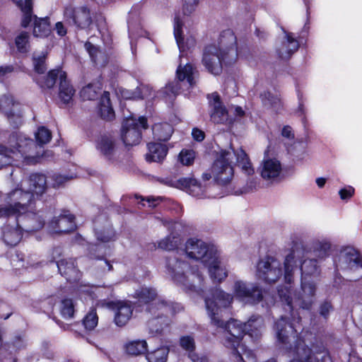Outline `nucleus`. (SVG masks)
<instances>
[{
  "label": "nucleus",
  "mask_w": 362,
  "mask_h": 362,
  "mask_svg": "<svg viewBox=\"0 0 362 362\" xmlns=\"http://www.w3.org/2000/svg\"><path fill=\"white\" fill-rule=\"evenodd\" d=\"M232 295L225 291L216 289L211 296L205 298V306L211 323L223 329V344L233 350V355L237 358V362H250L253 361V353L247 349L243 344H240L245 334L250 337L257 336L258 332L263 327V320L261 317H255L250 319L246 323L231 320L225 323L218 317L222 308H228L233 302Z\"/></svg>",
  "instance_id": "f257e3e1"
},
{
  "label": "nucleus",
  "mask_w": 362,
  "mask_h": 362,
  "mask_svg": "<svg viewBox=\"0 0 362 362\" xmlns=\"http://www.w3.org/2000/svg\"><path fill=\"white\" fill-rule=\"evenodd\" d=\"M275 329L278 340L282 344L283 348L296 359L290 362H318L312 349L305 344L303 340L298 336L301 329L300 325H296L289 322L286 317H281L275 324ZM267 362H276L272 359Z\"/></svg>",
  "instance_id": "f03ea898"
},
{
  "label": "nucleus",
  "mask_w": 362,
  "mask_h": 362,
  "mask_svg": "<svg viewBox=\"0 0 362 362\" xmlns=\"http://www.w3.org/2000/svg\"><path fill=\"white\" fill-rule=\"evenodd\" d=\"M233 164L240 167L245 175L254 173V168L245 151L241 148L234 149L230 147L220 151L212 166L211 173L214 180L221 185L228 183L233 176Z\"/></svg>",
  "instance_id": "7ed1b4c3"
},
{
  "label": "nucleus",
  "mask_w": 362,
  "mask_h": 362,
  "mask_svg": "<svg viewBox=\"0 0 362 362\" xmlns=\"http://www.w3.org/2000/svg\"><path fill=\"white\" fill-rule=\"evenodd\" d=\"M185 255L176 251L166 257L168 274L178 284L189 290L194 289L203 281L202 274L194 267H189L184 260Z\"/></svg>",
  "instance_id": "20e7f679"
},
{
  "label": "nucleus",
  "mask_w": 362,
  "mask_h": 362,
  "mask_svg": "<svg viewBox=\"0 0 362 362\" xmlns=\"http://www.w3.org/2000/svg\"><path fill=\"white\" fill-rule=\"evenodd\" d=\"M312 255L303 247H296L285 257L284 262V278L287 284H291L294 279V273L300 265L301 280L307 276L317 275L318 267L317 259L311 258Z\"/></svg>",
  "instance_id": "39448f33"
},
{
  "label": "nucleus",
  "mask_w": 362,
  "mask_h": 362,
  "mask_svg": "<svg viewBox=\"0 0 362 362\" xmlns=\"http://www.w3.org/2000/svg\"><path fill=\"white\" fill-rule=\"evenodd\" d=\"M316 286L314 282L309 280H301V292L294 295L291 286L280 287L278 289L279 296L282 302H285L289 310H293L294 306H298L303 309L309 310L315 302Z\"/></svg>",
  "instance_id": "423d86ee"
},
{
  "label": "nucleus",
  "mask_w": 362,
  "mask_h": 362,
  "mask_svg": "<svg viewBox=\"0 0 362 362\" xmlns=\"http://www.w3.org/2000/svg\"><path fill=\"white\" fill-rule=\"evenodd\" d=\"M33 194L23 188H16L8 193L4 203L0 205V218L18 216L32 209Z\"/></svg>",
  "instance_id": "0eeeda50"
},
{
  "label": "nucleus",
  "mask_w": 362,
  "mask_h": 362,
  "mask_svg": "<svg viewBox=\"0 0 362 362\" xmlns=\"http://www.w3.org/2000/svg\"><path fill=\"white\" fill-rule=\"evenodd\" d=\"M148 312L154 317L148 321V328L151 334H160L169 325L168 315H173V305L163 299L158 298L148 307Z\"/></svg>",
  "instance_id": "6e6552de"
},
{
  "label": "nucleus",
  "mask_w": 362,
  "mask_h": 362,
  "mask_svg": "<svg viewBox=\"0 0 362 362\" xmlns=\"http://www.w3.org/2000/svg\"><path fill=\"white\" fill-rule=\"evenodd\" d=\"M255 275L266 283H276L283 275L281 263L275 257H265L258 261Z\"/></svg>",
  "instance_id": "1a4fd4ad"
},
{
  "label": "nucleus",
  "mask_w": 362,
  "mask_h": 362,
  "mask_svg": "<svg viewBox=\"0 0 362 362\" xmlns=\"http://www.w3.org/2000/svg\"><path fill=\"white\" fill-rule=\"evenodd\" d=\"M185 251L187 257L200 260L204 265L209 261L214 262V257L218 253L214 245H209L196 238H190L186 242Z\"/></svg>",
  "instance_id": "9d476101"
},
{
  "label": "nucleus",
  "mask_w": 362,
  "mask_h": 362,
  "mask_svg": "<svg viewBox=\"0 0 362 362\" xmlns=\"http://www.w3.org/2000/svg\"><path fill=\"white\" fill-rule=\"evenodd\" d=\"M147 120L141 117L137 120L134 117L124 119L122 123L121 136L124 144L127 146L136 145L141 139V129H147Z\"/></svg>",
  "instance_id": "9b49d317"
},
{
  "label": "nucleus",
  "mask_w": 362,
  "mask_h": 362,
  "mask_svg": "<svg viewBox=\"0 0 362 362\" xmlns=\"http://www.w3.org/2000/svg\"><path fill=\"white\" fill-rule=\"evenodd\" d=\"M23 143L24 141L20 138L18 139L16 146L13 148H8L0 144L1 167L11 165L14 159L20 157L19 155L21 157L25 156V158H27L25 155L29 153L28 148L30 149L31 146H34L35 144L32 140L26 139H25V144Z\"/></svg>",
  "instance_id": "f8f14e48"
},
{
  "label": "nucleus",
  "mask_w": 362,
  "mask_h": 362,
  "mask_svg": "<svg viewBox=\"0 0 362 362\" xmlns=\"http://www.w3.org/2000/svg\"><path fill=\"white\" fill-rule=\"evenodd\" d=\"M66 22L80 29H86L92 23L90 9L85 6L74 7L66 6L64 12Z\"/></svg>",
  "instance_id": "ddd939ff"
},
{
  "label": "nucleus",
  "mask_w": 362,
  "mask_h": 362,
  "mask_svg": "<svg viewBox=\"0 0 362 362\" xmlns=\"http://www.w3.org/2000/svg\"><path fill=\"white\" fill-rule=\"evenodd\" d=\"M218 52H219L224 58L227 59L228 63L235 61L238 56L237 52V38L231 30H226L221 33L218 38Z\"/></svg>",
  "instance_id": "4468645a"
},
{
  "label": "nucleus",
  "mask_w": 362,
  "mask_h": 362,
  "mask_svg": "<svg viewBox=\"0 0 362 362\" xmlns=\"http://www.w3.org/2000/svg\"><path fill=\"white\" fill-rule=\"evenodd\" d=\"M235 296L251 303L260 302L263 298L262 289L257 284H247L243 281H236L233 286Z\"/></svg>",
  "instance_id": "2eb2a0df"
},
{
  "label": "nucleus",
  "mask_w": 362,
  "mask_h": 362,
  "mask_svg": "<svg viewBox=\"0 0 362 362\" xmlns=\"http://www.w3.org/2000/svg\"><path fill=\"white\" fill-rule=\"evenodd\" d=\"M160 182L168 187L186 190L187 192L194 197H202L204 193V187L194 179L166 177L160 179Z\"/></svg>",
  "instance_id": "dca6fc26"
},
{
  "label": "nucleus",
  "mask_w": 362,
  "mask_h": 362,
  "mask_svg": "<svg viewBox=\"0 0 362 362\" xmlns=\"http://www.w3.org/2000/svg\"><path fill=\"white\" fill-rule=\"evenodd\" d=\"M223 57L218 52L216 45H210L205 47L202 63L209 73L218 75L222 71V62H227Z\"/></svg>",
  "instance_id": "f3484780"
},
{
  "label": "nucleus",
  "mask_w": 362,
  "mask_h": 362,
  "mask_svg": "<svg viewBox=\"0 0 362 362\" xmlns=\"http://www.w3.org/2000/svg\"><path fill=\"white\" fill-rule=\"evenodd\" d=\"M0 111L6 116L10 124L14 128L22 124V115L18 103L11 95H3L0 98Z\"/></svg>",
  "instance_id": "a211bd4d"
},
{
  "label": "nucleus",
  "mask_w": 362,
  "mask_h": 362,
  "mask_svg": "<svg viewBox=\"0 0 362 362\" xmlns=\"http://www.w3.org/2000/svg\"><path fill=\"white\" fill-rule=\"evenodd\" d=\"M208 98L209 100V105L211 107L210 117L211 120L214 123L230 124L235 120V118L229 115L217 93H211L209 95Z\"/></svg>",
  "instance_id": "6ab92c4d"
},
{
  "label": "nucleus",
  "mask_w": 362,
  "mask_h": 362,
  "mask_svg": "<svg viewBox=\"0 0 362 362\" xmlns=\"http://www.w3.org/2000/svg\"><path fill=\"white\" fill-rule=\"evenodd\" d=\"M30 210L28 209L25 213L16 216L18 227L27 232L38 230L44 226L45 223L41 216Z\"/></svg>",
  "instance_id": "aec40b11"
},
{
  "label": "nucleus",
  "mask_w": 362,
  "mask_h": 362,
  "mask_svg": "<svg viewBox=\"0 0 362 362\" xmlns=\"http://www.w3.org/2000/svg\"><path fill=\"white\" fill-rule=\"evenodd\" d=\"M259 173L261 177L267 181H276L280 178L282 173L281 163L274 158H265L259 167Z\"/></svg>",
  "instance_id": "412c9836"
},
{
  "label": "nucleus",
  "mask_w": 362,
  "mask_h": 362,
  "mask_svg": "<svg viewBox=\"0 0 362 362\" xmlns=\"http://www.w3.org/2000/svg\"><path fill=\"white\" fill-rule=\"evenodd\" d=\"M49 228L53 233H63L72 231L76 228L74 216L69 214L54 217L49 223Z\"/></svg>",
  "instance_id": "4be33fe9"
},
{
  "label": "nucleus",
  "mask_w": 362,
  "mask_h": 362,
  "mask_svg": "<svg viewBox=\"0 0 362 362\" xmlns=\"http://www.w3.org/2000/svg\"><path fill=\"white\" fill-rule=\"evenodd\" d=\"M58 270L67 281H76L79 279L81 274L72 258H63L58 261Z\"/></svg>",
  "instance_id": "5701e85b"
},
{
  "label": "nucleus",
  "mask_w": 362,
  "mask_h": 362,
  "mask_svg": "<svg viewBox=\"0 0 362 362\" xmlns=\"http://www.w3.org/2000/svg\"><path fill=\"white\" fill-rule=\"evenodd\" d=\"M113 310L115 312V322L119 327L125 325L131 318L133 313L132 305L124 301L115 303Z\"/></svg>",
  "instance_id": "b1692460"
},
{
  "label": "nucleus",
  "mask_w": 362,
  "mask_h": 362,
  "mask_svg": "<svg viewBox=\"0 0 362 362\" xmlns=\"http://www.w3.org/2000/svg\"><path fill=\"white\" fill-rule=\"evenodd\" d=\"M96 148L103 156L110 160L116 154L117 146L112 136L104 135L97 141Z\"/></svg>",
  "instance_id": "393cba45"
},
{
  "label": "nucleus",
  "mask_w": 362,
  "mask_h": 362,
  "mask_svg": "<svg viewBox=\"0 0 362 362\" xmlns=\"http://www.w3.org/2000/svg\"><path fill=\"white\" fill-rule=\"evenodd\" d=\"M196 74L197 71L189 63L182 65L180 62L176 71V76L178 81L188 87H192L195 85Z\"/></svg>",
  "instance_id": "a878e982"
},
{
  "label": "nucleus",
  "mask_w": 362,
  "mask_h": 362,
  "mask_svg": "<svg viewBox=\"0 0 362 362\" xmlns=\"http://www.w3.org/2000/svg\"><path fill=\"white\" fill-rule=\"evenodd\" d=\"M66 73L62 69H53L46 76H40L36 79L37 83L42 89H50L54 87L57 81L59 83L66 78Z\"/></svg>",
  "instance_id": "bb28decb"
},
{
  "label": "nucleus",
  "mask_w": 362,
  "mask_h": 362,
  "mask_svg": "<svg viewBox=\"0 0 362 362\" xmlns=\"http://www.w3.org/2000/svg\"><path fill=\"white\" fill-rule=\"evenodd\" d=\"M299 47L298 42L295 39L293 34L286 33L285 40L282 42L277 52L281 59H287L291 54L296 52Z\"/></svg>",
  "instance_id": "cd10ccee"
},
{
  "label": "nucleus",
  "mask_w": 362,
  "mask_h": 362,
  "mask_svg": "<svg viewBox=\"0 0 362 362\" xmlns=\"http://www.w3.org/2000/svg\"><path fill=\"white\" fill-rule=\"evenodd\" d=\"M331 243L326 239L316 240L312 243L308 253L320 260L329 255Z\"/></svg>",
  "instance_id": "c85d7f7f"
},
{
  "label": "nucleus",
  "mask_w": 362,
  "mask_h": 362,
  "mask_svg": "<svg viewBox=\"0 0 362 362\" xmlns=\"http://www.w3.org/2000/svg\"><path fill=\"white\" fill-rule=\"evenodd\" d=\"M25 182L28 185L27 191L30 192L33 194L34 193L41 194L47 187L46 177L43 174H32Z\"/></svg>",
  "instance_id": "c756f323"
},
{
  "label": "nucleus",
  "mask_w": 362,
  "mask_h": 362,
  "mask_svg": "<svg viewBox=\"0 0 362 362\" xmlns=\"http://www.w3.org/2000/svg\"><path fill=\"white\" fill-rule=\"evenodd\" d=\"M214 259V261H209L204 266L208 267L211 279L220 282L227 276L228 273L219 259L218 253L215 255Z\"/></svg>",
  "instance_id": "7c9ffc66"
},
{
  "label": "nucleus",
  "mask_w": 362,
  "mask_h": 362,
  "mask_svg": "<svg viewBox=\"0 0 362 362\" xmlns=\"http://www.w3.org/2000/svg\"><path fill=\"white\" fill-rule=\"evenodd\" d=\"M148 152L146 155L148 162H160L164 159L168 153V148L165 144L160 143H149L148 144Z\"/></svg>",
  "instance_id": "2f4dec72"
},
{
  "label": "nucleus",
  "mask_w": 362,
  "mask_h": 362,
  "mask_svg": "<svg viewBox=\"0 0 362 362\" xmlns=\"http://www.w3.org/2000/svg\"><path fill=\"white\" fill-rule=\"evenodd\" d=\"M21 228L17 225L16 227L6 226L3 228L2 238L4 243L10 246L16 245L22 238Z\"/></svg>",
  "instance_id": "473e14b6"
},
{
  "label": "nucleus",
  "mask_w": 362,
  "mask_h": 362,
  "mask_svg": "<svg viewBox=\"0 0 362 362\" xmlns=\"http://www.w3.org/2000/svg\"><path fill=\"white\" fill-rule=\"evenodd\" d=\"M85 48L96 66L103 67L107 64V55L90 42H86Z\"/></svg>",
  "instance_id": "72a5a7b5"
},
{
  "label": "nucleus",
  "mask_w": 362,
  "mask_h": 362,
  "mask_svg": "<svg viewBox=\"0 0 362 362\" xmlns=\"http://www.w3.org/2000/svg\"><path fill=\"white\" fill-rule=\"evenodd\" d=\"M341 259L347 263L351 269L362 267L360 255L352 247H346L341 251Z\"/></svg>",
  "instance_id": "f704fd0d"
},
{
  "label": "nucleus",
  "mask_w": 362,
  "mask_h": 362,
  "mask_svg": "<svg viewBox=\"0 0 362 362\" xmlns=\"http://www.w3.org/2000/svg\"><path fill=\"white\" fill-rule=\"evenodd\" d=\"M98 113L103 119L107 121H110L115 117V112L110 103V94L108 92H104L100 98Z\"/></svg>",
  "instance_id": "c9c22d12"
},
{
  "label": "nucleus",
  "mask_w": 362,
  "mask_h": 362,
  "mask_svg": "<svg viewBox=\"0 0 362 362\" xmlns=\"http://www.w3.org/2000/svg\"><path fill=\"white\" fill-rule=\"evenodd\" d=\"M182 27V23L180 20L179 17H175L174 23V35L180 52H184L186 48L188 49L190 47L194 46V39L187 40L186 45H185L181 35Z\"/></svg>",
  "instance_id": "e433bc0d"
},
{
  "label": "nucleus",
  "mask_w": 362,
  "mask_h": 362,
  "mask_svg": "<svg viewBox=\"0 0 362 362\" xmlns=\"http://www.w3.org/2000/svg\"><path fill=\"white\" fill-rule=\"evenodd\" d=\"M75 94V89L70 84L66 77L59 83V97L65 104L69 103Z\"/></svg>",
  "instance_id": "4c0bfd02"
},
{
  "label": "nucleus",
  "mask_w": 362,
  "mask_h": 362,
  "mask_svg": "<svg viewBox=\"0 0 362 362\" xmlns=\"http://www.w3.org/2000/svg\"><path fill=\"white\" fill-rule=\"evenodd\" d=\"M134 296L138 298L139 301L142 303H149L157 299L156 290L151 287H141L136 290Z\"/></svg>",
  "instance_id": "58836bf2"
},
{
  "label": "nucleus",
  "mask_w": 362,
  "mask_h": 362,
  "mask_svg": "<svg viewBox=\"0 0 362 362\" xmlns=\"http://www.w3.org/2000/svg\"><path fill=\"white\" fill-rule=\"evenodd\" d=\"M51 33V28L47 18H37L35 16L33 35L36 37H45Z\"/></svg>",
  "instance_id": "ea45409f"
},
{
  "label": "nucleus",
  "mask_w": 362,
  "mask_h": 362,
  "mask_svg": "<svg viewBox=\"0 0 362 362\" xmlns=\"http://www.w3.org/2000/svg\"><path fill=\"white\" fill-rule=\"evenodd\" d=\"M15 1L23 13L21 25L24 28H26L30 23L33 18V0Z\"/></svg>",
  "instance_id": "a19ab883"
},
{
  "label": "nucleus",
  "mask_w": 362,
  "mask_h": 362,
  "mask_svg": "<svg viewBox=\"0 0 362 362\" xmlns=\"http://www.w3.org/2000/svg\"><path fill=\"white\" fill-rule=\"evenodd\" d=\"M173 132V127L168 123L156 124L153 127L154 138L160 141H167Z\"/></svg>",
  "instance_id": "79ce46f5"
},
{
  "label": "nucleus",
  "mask_w": 362,
  "mask_h": 362,
  "mask_svg": "<svg viewBox=\"0 0 362 362\" xmlns=\"http://www.w3.org/2000/svg\"><path fill=\"white\" fill-rule=\"evenodd\" d=\"M126 351L134 356L145 354L147 351V343L145 340H135L128 342L125 346Z\"/></svg>",
  "instance_id": "37998d69"
},
{
  "label": "nucleus",
  "mask_w": 362,
  "mask_h": 362,
  "mask_svg": "<svg viewBox=\"0 0 362 362\" xmlns=\"http://www.w3.org/2000/svg\"><path fill=\"white\" fill-rule=\"evenodd\" d=\"M100 90L101 87L98 84L89 83L81 89L80 96L83 100H93L98 98Z\"/></svg>",
  "instance_id": "c03bdc74"
},
{
  "label": "nucleus",
  "mask_w": 362,
  "mask_h": 362,
  "mask_svg": "<svg viewBox=\"0 0 362 362\" xmlns=\"http://www.w3.org/2000/svg\"><path fill=\"white\" fill-rule=\"evenodd\" d=\"M169 349L165 346H160L147 354V360L148 362H166Z\"/></svg>",
  "instance_id": "a18cd8bd"
},
{
  "label": "nucleus",
  "mask_w": 362,
  "mask_h": 362,
  "mask_svg": "<svg viewBox=\"0 0 362 362\" xmlns=\"http://www.w3.org/2000/svg\"><path fill=\"white\" fill-rule=\"evenodd\" d=\"M30 35L28 33L21 31L15 39V44L20 52L25 53L29 51L30 42H29Z\"/></svg>",
  "instance_id": "49530a36"
},
{
  "label": "nucleus",
  "mask_w": 362,
  "mask_h": 362,
  "mask_svg": "<svg viewBox=\"0 0 362 362\" xmlns=\"http://www.w3.org/2000/svg\"><path fill=\"white\" fill-rule=\"evenodd\" d=\"M180 244V239L175 235H170L158 243V247L165 250H173Z\"/></svg>",
  "instance_id": "de8ad7c7"
},
{
  "label": "nucleus",
  "mask_w": 362,
  "mask_h": 362,
  "mask_svg": "<svg viewBox=\"0 0 362 362\" xmlns=\"http://www.w3.org/2000/svg\"><path fill=\"white\" fill-rule=\"evenodd\" d=\"M260 97L264 106L274 109L280 107V99L276 95L265 91L260 95Z\"/></svg>",
  "instance_id": "09e8293b"
},
{
  "label": "nucleus",
  "mask_w": 362,
  "mask_h": 362,
  "mask_svg": "<svg viewBox=\"0 0 362 362\" xmlns=\"http://www.w3.org/2000/svg\"><path fill=\"white\" fill-rule=\"evenodd\" d=\"M60 312L65 319H70L74 316V306L71 299H64L60 304Z\"/></svg>",
  "instance_id": "8fccbe9b"
},
{
  "label": "nucleus",
  "mask_w": 362,
  "mask_h": 362,
  "mask_svg": "<svg viewBox=\"0 0 362 362\" xmlns=\"http://www.w3.org/2000/svg\"><path fill=\"white\" fill-rule=\"evenodd\" d=\"M153 95V89L149 85L141 84L139 86L136 91L133 93V95L129 98L133 99H144Z\"/></svg>",
  "instance_id": "3c124183"
},
{
  "label": "nucleus",
  "mask_w": 362,
  "mask_h": 362,
  "mask_svg": "<svg viewBox=\"0 0 362 362\" xmlns=\"http://www.w3.org/2000/svg\"><path fill=\"white\" fill-rule=\"evenodd\" d=\"M98 317L95 310L90 311L83 319L86 329L93 330L98 325Z\"/></svg>",
  "instance_id": "603ef678"
},
{
  "label": "nucleus",
  "mask_w": 362,
  "mask_h": 362,
  "mask_svg": "<svg viewBox=\"0 0 362 362\" xmlns=\"http://www.w3.org/2000/svg\"><path fill=\"white\" fill-rule=\"evenodd\" d=\"M35 138L39 144H45L48 143L51 138L52 134L49 129L44 127H40L35 133Z\"/></svg>",
  "instance_id": "864d4df0"
},
{
  "label": "nucleus",
  "mask_w": 362,
  "mask_h": 362,
  "mask_svg": "<svg viewBox=\"0 0 362 362\" xmlns=\"http://www.w3.org/2000/svg\"><path fill=\"white\" fill-rule=\"evenodd\" d=\"M195 153L192 150H182L179 154V160L184 165H190L194 163Z\"/></svg>",
  "instance_id": "5fc2aeb1"
},
{
  "label": "nucleus",
  "mask_w": 362,
  "mask_h": 362,
  "mask_svg": "<svg viewBox=\"0 0 362 362\" xmlns=\"http://www.w3.org/2000/svg\"><path fill=\"white\" fill-rule=\"evenodd\" d=\"M200 3V0H182V12L185 16L194 13Z\"/></svg>",
  "instance_id": "6e6d98bb"
},
{
  "label": "nucleus",
  "mask_w": 362,
  "mask_h": 362,
  "mask_svg": "<svg viewBox=\"0 0 362 362\" xmlns=\"http://www.w3.org/2000/svg\"><path fill=\"white\" fill-rule=\"evenodd\" d=\"M254 174L255 173L250 175H247L248 176V178L247 180L245 185L243 187L242 189V193H248L257 189L259 185V180L257 177L254 176Z\"/></svg>",
  "instance_id": "4d7b16f0"
},
{
  "label": "nucleus",
  "mask_w": 362,
  "mask_h": 362,
  "mask_svg": "<svg viewBox=\"0 0 362 362\" xmlns=\"http://www.w3.org/2000/svg\"><path fill=\"white\" fill-rule=\"evenodd\" d=\"M33 65L36 72L43 74L46 69L45 55L42 54L39 57H33Z\"/></svg>",
  "instance_id": "13d9d810"
},
{
  "label": "nucleus",
  "mask_w": 362,
  "mask_h": 362,
  "mask_svg": "<svg viewBox=\"0 0 362 362\" xmlns=\"http://www.w3.org/2000/svg\"><path fill=\"white\" fill-rule=\"evenodd\" d=\"M180 346L189 353H192L195 347L194 339L189 336L182 337L180 339Z\"/></svg>",
  "instance_id": "bf43d9fd"
},
{
  "label": "nucleus",
  "mask_w": 362,
  "mask_h": 362,
  "mask_svg": "<svg viewBox=\"0 0 362 362\" xmlns=\"http://www.w3.org/2000/svg\"><path fill=\"white\" fill-rule=\"evenodd\" d=\"M332 305L331 302L328 300H325L322 303H321L319 307L320 315L325 319L327 318L330 312H332Z\"/></svg>",
  "instance_id": "052dcab7"
},
{
  "label": "nucleus",
  "mask_w": 362,
  "mask_h": 362,
  "mask_svg": "<svg viewBox=\"0 0 362 362\" xmlns=\"http://www.w3.org/2000/svg\"><path fill=\"white\" fill-rule=\"evenodd\" d=\"M73 176H66L62 175H53V187H59L62 186L65 182L73 179Z\"/></svg>",
  "instance_id": "680f3d73"
},
{
  "label": "nucleus",
  "mask_w": 362,
  "mask_h": 362,
  "mask_svg": "<svg viewBox=\"0 0 362 362\" xmlns=\"http://www.w3.org/2000/svg\"><path fill=\"white\" fill-rule=\"evenodd\" d=\"M181 88V86L178 84V82H173L168 83L165 88V92L170 95V93L175 95L177 94Z\"/></svg>",
  "instance_id": "e2e57ef3"
},
{
  "label": "nucleus",
  "mask_w": 362,
  "mask_h": 362,
  "mask_svg": "<svg viewBox=\"0 0 362 362\" xmlns=\"http://www.w3.org/2000/svg\"><path fill=\"white\" fill-rule=\"evenodd\" d=\"M52 260L55 261L57 264H58V261L61 259L64 258L63 257V252L62 249L59 247H55L53 249L52 252Z\"/></svg>",
  "instance_id": "0e129e2a"
},
{
  "label": "nucleus",
  "mask_w": 362,
  "mask_h": 362,
  "mask_svg": "<svg viewBox=\"0 0 362 362\" xmlns=\"http://www.w3.org/2000/svg\"><path fill=\"white\" fill-rule=\"evenodd\" d=\"M354 192V189L349 187L348 189H341L339 191V195L341 199H349L352 197Z\"/></svg>",
  "instance_id": "69168bd1"
},
{
  "label": "nucleus",
  "mask_w": 362,
  "mask_h": 362,
  "mask_svg": "<svg viewBox=\"0 0 362 362\" xmlns=\"http://www.w3.org/2000/svg\"><path fill=\"white\" fill-rule=\"evenodd\" d=\"M14 69L12 65H6L0 66V78H3L7 75L11 74Z\"/></svg>",
  "instance_id": "338daca9"
},
{
  "label": "nucleus",
  "mask_w": 362,
  "mask_h": 362,
  "mask_svg": "<svg viewBox=\"0 0 362 362\" xmlns=\"http://www.w3.org/2000/svg\"><path fill=\"white\" fill-rule=\"evenodd\" d=\"M36 264L32 259H21L18 261V264L16 266L22 267L25 269L33 268Z\"/></svg>",
  "instance_id": "774afa93"
}]
</instances>
